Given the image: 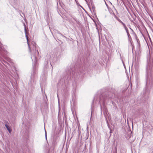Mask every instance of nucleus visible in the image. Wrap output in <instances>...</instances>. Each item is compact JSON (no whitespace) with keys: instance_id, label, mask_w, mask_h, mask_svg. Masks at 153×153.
Masks as SVG:
<instances>
[{"instance_id":"nucleus-2","label":"nucleus","mask_w":153,"mask_h":153,"mask_svg":"<svg viewBox=\"0 0 153 153\" xmlns=\"http://www.w3.org/2000/svg\"><path fill=\"white\" fill-rule=\"evenodd\" d=\"M108 97L107 96H105L104 94H102L100 96L99 98V102L100 103L104 104L105 101L108 99Z\"/></svg>"},{"instance_id":"nucleus-3","label":"nucleus","mask_w":153,"mask_h":153,"mask_svg":"<svg viewBox=\"0 0 153 153\" xmlns=\"http://www.w3.org/2000/svg\"><path fill=\"white\" fill-rule=\"evenodd\" d=\"M37 71L36 69V62L34 64L33 66V74H32L31 76V82L32 84H33V83H34V81H33V78H34V75L33 74H35L36 73V72Z\"/></svg>"},{"instance_id":"nucleus-4","label":"nucleus","mask_w":153,"mask_h":153,"mask_svg":"<svg viewBox=\"0 0 153 153\" xmlns=\"http://www.w3.org/2000/svg\"><path fill=\"white\" fill-rule=\"evenodd\" d=\"M23 25H24V30H25V35H26L25 36H26V38H27V44H28V48H29V49L30 51V52H31V48L30 47V45H29V43L28 39V37H27V34H26V25H25V24L24 23H23Z\"/></svg>"},{"instance_id":"nucleus-7","label":"nucleus","mask_w":153,"mask_h":153,"mask_svg":"<svg viewBox=\"0 0 153 153\" xmlns=\"http://www.w3.org/2000/svg\"><path fill=\"white\" fill-rule=\"evenodd\" d=\"M117 147H115L114 149L113 153H117Z\"/></svg>"},{"instance_id":"nucleus-15","label":"nucleus","mask_w":153,"mask_h":153,"mask_svg":"<svg viewBox=\"0 0 153 153\" xmlns=\"http://www.w3.org/2000/svg\"><path fill=\"white\" fill-rule=\"evenodd\" d=\"M130 29H131V30L132 31H133V30H132V29H131V28H130Z\"/></svg>"},{"instance_id":"nucleus-5","label":"nucleus","mask_w":153,"mask_h":153,"mask_svg":"<svg viewBox=\"0 0 153 153\" xmlns=\"http://www.w3.org/2000/svg\"><path fill=\"white\" fill-rule=\"evenodd\" d=\"M5 126L6 128H7V130L10 133L12 131V130L10 128V127L7 124H6L5 125Z\"/></svg>"},{"instance_id":"nucleus-13","label":"nucleus","mask_w":153,"mask_h":153,"mask_svg":"<svg viewBox=\"0 0 153 153\" xmlns=\"http://www.w3.org/2000/svg\"><path fill=\"white\" fill-rule=\"evenodd\" d=\"M112 131L111 129L110 130V133H112Z\"/></svg>"},{"instance_id":"nucleus-12","label":"nucleus","mask_w":153,"mask_h":153,"mask_svg":"<svg viewBox=\"0 0 153 153\" xmlns=\"http://www.w3.org/2000/svg\"><path fill=\"white\" fill-rule=\"evenodd\" d=\"M126 33H127V34H128L129 33V32H128V30H127V31H126Z\"/></svg>"},{"instance_id":"nucleus-6","label":"nucleus","mask_w":153,"mask_h":153,"mask_svg":"<svg viewBox=\"0 0 153 153\" xmlns=\"http://www.w3.org/2000/svg\"><path fill=\"white\" fill-rule=\"evenodd\" d=\"M117 20L118 21H119V22H120V23H121L123 25V26H124V25H125V24L122 21L120 20V19H118V18H117Z\"/></svg>"},{"instance_id":"nucleus-19","label":"nucleus","mask_w":153,"mask_h":153,"mask_svg":"<svg viewBox=\"0 0 153 153\" xmlns=\"http://www.w3.org/2000/svg\"><path fill=\"white\" fill-rule=\"evenodd\" d=\"M65 92H67L66 90L65 91Z\"/></svg>"},{"instance_id":"nucleus-17","label":"nucleus","mask_w":153,"mask_h":153,"mask_svg":"<svg viewBox=\"0 0 153 153\" xmlns=\"http://www.w3.org/2000/svg\"><path fill=\"white\" fill-rule=\"evenodd\" d=\"M47 64H48V62H47Z\"/></svg>"},{"instance_id":"nucleus-16","label":"nucleus","mask_w":153,"mask_h":153,"mask_svg":"<svg viewBox=\"0 0 153 153\" xmlns=\"http://www.w3.org/2000/svg\"><path fill=\"white\" fill-rule=\"evenodd\" d=\"M63 36L64 37H65V36Z\"/></svg>"},{"instance_id":"nucleus-9","label":"nucleus","mask_w":153,"mask_h":153,"mask_svg":"<svg viewBox=\"0 0 153 153\" xmlns=\"http://www.w3.org/2000/svg\"><path fill=\"white\" fill-rule=\"evenodd\" d=\"M127 35L128 36V39H129V40H130V39H131V37L130 34H129V33L128 34H127Z\"/></svg>"},{"instance_id":"nucleus-11","label":"nucleus","mask_w":153,"mask_h":153,"mask_svg":"<svg viewBox=\"0 0 153 153\" xmlns=\"http://www.w3.org/2000/svg\"><path fill=\"white\" fill-rule=\"evenodd\" d=\"M2 62L4 64V63H7V62L4 60H3V62Z\"/></svg>"},{"instance_id":"nucleus-14","label":"nucleus","mask_w":153,"mask_h":153,"mask_svg":"<svg viewBox=\"0 0 153 153\" xmlns=\"http://www.w3.org/2000/svg\"><path fill=\"white\" fill-rule=\"evenodd\" d=\"M135 36L136 37V38H137V36H136L135 34Z\"/></svg>"},{"instance_id":"nucleus-18","label":"nucleus","mask_w":153,"mask_h":153,"mask_svg":"<svg viewBox=\"0 0 153 153\" xmlns=\"http://www.w3.org/2000/svg\"><path fill=\"white\" fill-rule=\"evenodd\" d=\"M47 0H46V2H47Z\"/></svg>"},{"instance_id":"nucleus-8","label":"nucleus","mask_w":153,"mask_h":153,"mask_svg":"<svg viewBox=\"0 0 153 153\" xmlns=\"http://www.w3.org/2000/svg\"><path fill=\"white\" fill-rule=\"evenodd\" d=\"M123 27H124V28L126 31L128 30V28L126 27V25H124Z\"/></svg>"},{"instance_id":"nucleus-10","label":"nucleus","mask_w":153,"mask_h":153,"mask_svg":"<svg viewBox=\"0 0 153 153\" xmlns=\"http://www.w3.org/2000/svg\"><path fill=\"white\" fill-rule=\"evenodd\" d=\"M45 138H46V140H47V135H46V131H45Z\"/></svg>"},{"instance_id":"nucleus-1","label":"nucleus","mask_w":153,"mask_h":153,"mask_svg":"<svg viewBox=\"0 0 153 153\" xmlns=\"http://www.w3.org/2000/svg\"><path fill=\"white\" fill-rule=\"evenodd\" d=\"M31 46H32V51L33 53L31 55V58L32 60H34L35 62L36 61L37 57L39 54V52L36 49V44L35 42H33L31 43Z\"/></svg>"}]
</instances>
